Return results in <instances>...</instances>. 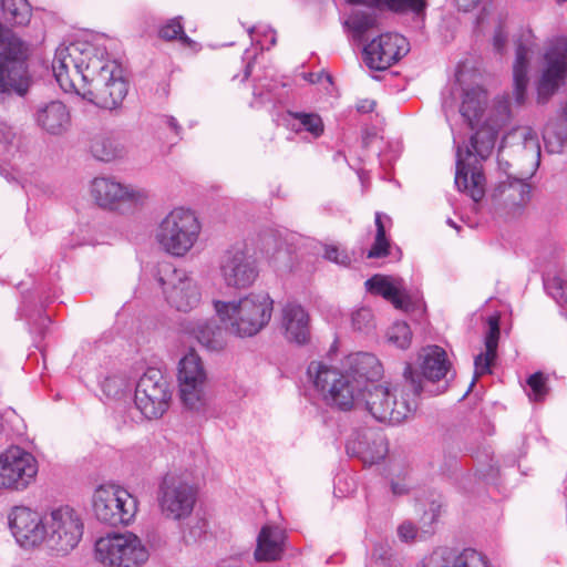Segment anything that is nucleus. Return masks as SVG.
Returning <instances> with one entry per match:
<instances>
[{
    "label": "nucleus",
    "mask_w": 567,
    "mask_h": 567,
    "mask_svg": "<svg viewBox=\"0 0 567 567\" xmlns=\"http://www.w3.org/2000/svg\"><path fill=\"white\" fill-rule=\"evenodd\" d=\"M52 71L64 92H74L102 109L118 107L128 92L121 64L109 58L104 47L86 41L58 47Z\"/></svg>",
    "instance_id": "1"
},
{
    "label": "nucleus",
    "mask_w": 567,
    "mask_h": 567,
    "mask_svg": "<svg viewBox=\"0 0 567 567\" xmlns=\"http://www.w3.org/2000/svg\"><path fill=\"white\" fill-rule=\"evenodd\" d=\"M308 374L327 404L349 411L359 404V393L375 384L374 381L382 375V365L374 354L359 352L352 357L350 372L342 373L322 362L312 361Z\"/></svg>",
    "instance_id": "2"
},
{
    "label": "nucleus",
    "mask_w": 567,
    "mask_h": 567,
    "mask_svg": "<svg viewBox=\"0 0 567 567\" xmlns=\"http://www.w3.org/2000/svg\"><path fill=\"white\" fill-rule=\"evenodd\" d=\"M404 382L400 389L392 392L388 386L371 384L359 393V403L364 402L365 409L379 422L400 424L412 415L417 408V398L423 385L411 370V364L404 369Z\"/></svg>",
    "instance_id": "3"
},
{
    "label": "nucleus",
    "mask_w": 567,
    "mask_h": 567,
    "mask_svg": "<svg viewBox=\"0 0 567 567\" xmlns=\"http://www.w3.org/2000/svg\"><path fill=\"white\" fill-rule=\"evenodd\" d=\"M497 138L494 127H482L472 135L463 150L456 147V171L454 184L460 192L467 194L475 203L485 195V177L480 161L486 159Z\"/></svg>",
    "instance_id": "4"
},
{
    "label": "nucleus",
    "mask_w": 567,
    "mask_h": 567,
    "mask_svg": "<svg viewBox=\"0 0 567 567\" xmlns=\"http://www.w3.org/2000/svg\"><path fill=\"white\" fill-rule=\"evenodd\" d=\"M220 321L237 337H254L270 321L274 300L267 292H251L238 301H214Z\"/></svg>",
    "instance_id": "5"
},
{
    "label": "nucleus",
    "mask_w": 567,
    "mask_h": 567,
    "mask_svg": "<svg viewBox=\"0 0 567 567\" xmlns=\"http://www.w3.org/2000/svg\"><path fill=\"white\" fill-rule=\"evenodd\" d=\"M29 44L0 22V94L24 97L33 83L27 60Z\"/></svg>",
    "instance_id": "6"
},
{
    "label": "nucleus",
    "mask_w": 567,
    "mask_h": 567,
    "mask_svg": "<svg viewBox=\"0 0 567 567\" xmlns=\"http://www.w3.org/2000/svg\"><path fill=\"white\" fill-rule=\"evenodd\" d=\"M519 135L523 138L525 156L530 159V168L525 173L513 175L507 173L509 163H503L498 158V164L507 174V178L496 186L493 194L495 199L509 209L520 208L530 200L532 186L527 181L534 175L540 157V145L536 132L530 127H524Z\"/></svg>",
    "instance_id": "7"
},
{
    "label": "nucleus",
    "mask_w": 567,
    "mask_h": 567,
    "mask_svg": "<svg viewBox=\"0 0 567 567\" xmlns=\"http://www.w3.org/2000/svg\"><path fill=\"white\" fill-rule=\"evenodd\" d=\"M199 233L196 215L189 209L175 208L162 219L155 237L165 252L183 257L194 247Z\"/></svg>",
    "instance_id": "8"
},
{
    "label": "nucleus",
    "mask_w": 567,
    "mask_h": 567,
    "mask_svg": "<svg viewBox=\"0 0 567 567\" xmlns=\"http://www.w3.org/2000/svg\"><path fill=\"white\" fill-rule=\"evenodd\" d=\"M95 559L107 567H141L148 559V550L133 533H114L96 540Z\"/></svg>",
    "instance_id": "9"
},
{
    "label": "nucleus",
    "mask_w": 567,
    "mask_h": 567,
    "mask_svg": "<svg viewBox=\"0 0 567 567\" xmlns=\"http://www.w3.org/2000/svg\"><path fill=\"white\" fill-rule=\"evenodd\" d=\"M197 503V488L182 475L167 473L157 489V504L164 518L173 522L188 519Z\"/></svg>",
    "instance_id": "10"
},
{
    "label": "nucleus",
    "mask_w": 567,
    "mask_h": 567,
    "mask_svg": "<svg viewBox=\"0 0 567 567\" xmlns=\"http://www.w3.org/2000/svg\"><path fill=\"white\" fill-rule=\"evenodd\" d=\"M95 517L111 526L128 525L137 513V499L115 485H101L93 494Z\"/></svg>",
    "instance_id": "11"
},
{
    "label": "nucleus",
    "mask_w": 567,
    "mask_h": 567,
    "mask_svg": "<svg viewBox=\"0 0 567 567\" xmlns=\"http://www.w3.org/2000/svg\"><path fill=\"white\" fill-rule=\"evenodd\" d=\"M83 529V520L76 511L61 506L45 515L44 542L50 549L65 555L78 546Z\"/></svg>",
    "instance_id": "12"
},
{
    "label": "nucleus",
    "mask_w": 567,
    "mask_h": 567,
    "mask_svg": "<svg viewBox=\"0 0 567 567\" xmlns=\"http://www.w3.org/2000/svg\"><path fill=\"white\" fill-rule=\"evenodd\" d=\"M171 399L167 377L158 368H148L136 383V408L146 419H158L168 410Z\"/></svg>",
    "instance_id": "13"
},
{
    "label": "nucleus",
    "mask_w": 567,
    "mask_h": 567,
    "mask_svg": "<svg viewBox=\"0 0 567 567\" xmlns=\"http://www.w3.org/2000/svg\"><path fill=\"white\" fill-rule=\"evenodd\" d=\"M177 381L183 405L192 411H200L206 404L207 373L195 351L190 350L179 360Z\"/></svg>",
    "instance_id": "14"
},
{
    "label": "nucleus",
    "mask_w": 567,
    "mask_h": 567,
    "mask_svg": "<svg viewBox=\"0 0 567 567\" xmlns=\"http://www.w3.org/2000/svg\"><path fill=\"white\" fill-rule=\"evenodd\" d=\"M91 195L101 208L120 213L142 205L147 198L144 189L124 185L113 177H95L91 184Z\"/></svg>",
    "instance_id": "15"
},
{
    "label": "nucleus",
    "mask_w": 567,
    "mask_h": 567,
    "mask_svg": "<svg viewBox=\"0 0 567 567\" xmlns=\"http://www.w3.org/2000/svg\"><path fill=\"white\" fill-rule=\"evenodd\" d=\"M567 75V37L553 39L544 53V69L537 83V103L545 104Z\"/></svg>",
    "instance_id": "16"
},
{
    "label": "nucleus",
    "mask_w": 567,
    "mask_h": 567,
    "mask_svg": "<svg viewBox=\"0 0 567 567\" xmlns=\"http://www.w3.org/2000/svg\"><path fill=\"white\" fill-rule=\"evenodd\" d=\"M37 473V460L21 447L11 446L0 454V488L23 491L34 481Z\"/></svg>",
    "instance_id": "17"
},
{
    "label": "nucleus",
    "mask_w": 567,
    "mask_h": 567,
    "mask_svg": "<svg viewBox=\"0 0 567 567\" xmlns=\"http://www.w3.org/2000/svg\"><path fill=\"white\" fill-rule=\"evenodd\" d=\"M219 272L227 287L245 289L250 287L259 275L256 258L245 245L226 249L219 259Z\"/></svg>",
    "instance_id": "18"
},
{
    "label": "nucleus",
    "mask_w": 567,
    "mask_h": 567,
    "mask_svg": "<svg viewBox=\"0 0 567 567\" xmlns=\"http://www.w3.org/2000/svg\"><path fill=\"white\" fill-rule=\"evenodd\" d=\"M410 51L408 40L399 33H383L363 48V60L371 70H386Z\"/></svg>",
    "instance_id": "19"
},
{
    "label": "nucleus",
    "mask_w": 567,
    "mask_h": 567,
    "mask_svg": "<svg viewBox=\"0 0 567 567\" xmlns=\"http://www.w3.org/2000/svg\"><path fill=\"white\" fill-rule=\"evenodd\" d=\"M159 284L167 303L177 311L188 312L202 300L196 281L183 269H173L166 278H159Z\"/></svg>",
    "instance_id": "20"
},
{
    "label": "nucleus",
    "mask_w": 567,
    "mask_h": 567,
    "mask_svg": "<svg viewBox=\"0 0 567 567\" xmlns=\"http://www.w3.org/2000/svg\"><path fill=\"white\" fill-rule=\"evenodd\" d=\"M9 526L22 546H35L44 542L45 538V516L30 507L20 505L14 506L9 516Z\"/></svg>",
    "instance_id": "21"
},
{
    "label": "nucleus",
    "mask_w": 567,
    "mask_h": 567,
    "mask_svg": "<svg viewBox=\"0 0 567 567\" xmlns=\"http://www.w3.org/2000/svg\"><path fill=\"white\" fill-rule=\"evenodd\" d=\"M420 359V371L412 367L411 370L415 373V379L421 380L423 385L422 392H427L430 394L444 392L447 388L446 382L443 386L432 389L435 382H439L446 377L451 368V363L447 360L444 349L439 346L427 347L423 350Z\"/></svg>",
    "instance_id": "22"
},
{
    "label": "nucleus",
    "mask_w": 567,
    "mask_h": 567,
    "mask_svg": "<svg viewBox=\"0 0 567 567\" xmlns=\"http://www.w3.org/2000/svg\"><path fill=\"white\" fill-rule=\"evenodd\" d=\"M515 61L513 64L515 103L520 106L527 97L529 61L536 48L535 37L530 29L522 30L515 40Z\"/></svg>",
    "instance_id": "23"
},
{
    "label": "nucleus",
    "mask_w": 567,
    "mask_h": 567,
    "mask_svg": "<svg viewBox=\"0 0 567 567\" xmlns=\"http://www.w3.org/2000/svg\"><path fill=\"white\" fill-rule=\"evenodd\" d=\"M35 124L50 135H62L71 125V115L68 106L58 100L42 102L33 112Z\"/></svg>",
    "instance_id": "24"
},
{
    "label": "nucleus",
    "mask_w": 567,
    "mask_h": 567,
    "mask_svg": "<svg viewBox=\"0 0 567 567\" xmlns=\"http://www.w3.org/2000/svg\"><path fill=\"white\" fill-rule=\"evenodd\" d=\"M310 318L305 308L297 302H287L281 309V327L289 342L299 346L310 340Z\"/></svg>",
    "instance_id": "25"
},
{
    "label": "nucleus",
    "mask_w": 567,
    "mask_h": 567,
    "mask_svg": "<svg viewBox=\"0 0 567 567\" xmlns=\"http://www.w3.org/2000/svg\"><path fill=\"white\" fill-rule=\"evenodd\" d=\"M285 533L279 527L266 525L257 537L254 557L257 561H277L285 551Z\"/></svg>",
    "instance_id": "26"
},
{
    "label": "nucleus",
    "mask_w": 567,
    "mask_h": 567,
    "mask_svg": "<svg viewBox=\"0 0 567 567\" xmlns=\"http://www.w3.org/2000/svg\"><path fill=\"white\" fill-rule=\"evenodd\" d=\"M183 329L209 351H220L226 346V330L215 320L189 321L183 326Z\"/></svg>",
    "instance_id": "27"
},
{
    "label": "nucleus",
    "mask_w": 567,
    "mask_h": 567,
    "mask_svg": "<svg viewBox=\"0 0 567 567\" xmlns=\"http://www.w3.org/2000/svg\"><path fill=\"white\" fill-rule=\"evenodd\" d=\"M364 285L370 293L383 297L396 309L408 310L411 306L410 298L388 276L374 275Z\"/></svg>",
    "instance_id": "28"
},
{
    "label": "nucleus",
    "mask_w": 567,
    "mask_h": 567,
    "mask_svg": "<svg viewBox=\"0 0 567 567\" xmlns=\"http://www.w3.org/2000/svg\"><path fill=\"white\" fill-rule=\"evenodd\" d=\"M487 103V93L480 86L464 92L460 112L471 128L480 123Z\"/></svg>",
    "instance_id": "29"
},
{
    "label": "nucleus",
    "mask_w": 567,
    "mask_h": 567,
    "mask_svg": "<svg viewBox=\"0 0 567 567\" xmlns=\"http://www.w3.org/2000/svg\"><path fill=\"white\" fill-rule=\"evenodd\" d=\"M348 2L386 9L394 13H412L416 17L424 16L427 8V0H348Z\"/></svg>",
    "instance_id": "30"
},
{
    "label": "nucleus",
    "mask_w": 567,
    "mask_h": 567,
    "mask_svg": "<svg viewBox=\"0 0 567 567\" xmlns=\"http://www.w3.org/2000/svg\"><path fill=\"white\" fill-rule=\"evenodd\" d=\"M1 11L3 19L12 25H25L32 16L28 0H1Z\"/></svg>",
    "instance_id": "31"
},
{
    "label": "nucleus",
    "mask_w": 567,
    "mask_h": 567,
    "mask_svg": "<svg viewBox=\"0 0 567 567\" xmlns=\"http://www.w3.org/2000/svg\"><path fill=\"white\" fill-rule=\"evenodd\" d=\"M91 152L96 159L111 162L124 155V147L112 137H97L91 145Z\"/></svg>",
    "instance_id": "32"
},
{
    "label": "nucleus",
    "mask_w": 567,
    "mask_h": 567,
    "mask_svg": "<svg viewBox=\"0 0 567 567\" xmlns=\"http://www.w3.org/2000/svg\"><path fill=\"white\" fill-rule=\"evenodd\" d=\"M384 219L389 223L391 221L389 216L382 213H375L377 234L374 243L368 252L369 258H381L388 256L389 254L390 244L386 238V227Z\"/></svg>",
    "instance_id": "33"
},
{
    "label": "nucleus",
    "mask_w": 567,
    "mask_h": 567,
    "mask_svg": "<svg viewBox=\"0 0 567 567\" xmlns=\"http://www.w3.org/2000/svg\"><path fill=\"white\" fill-rule=\"evenodd\" d=\"M289 115L298 121L297 124H292V127L299 131H306L311 134L313 138H318L323 134L324 125L322 118L315 113L305 112H289Z\"/></svg>",
    "instance_id": "34"
},
{
    "label": "nucleus",
    "mask_w": 567,
    "mask_h": 567,
    "mask_svg": "<svg viewBox=\"0 0 567 567\" xmlns=\"http://www.w3.org/2000/svg\"><path fill=\"white\" fill-rule=\"evenodd\" d=\"M545 147L551 154H559L567 142V126L548 124L543 133Z\"/></svg>",
    "instance_id": "35"
},
{
    "label": "nucleus",
    "mask_w": 567,
    "mask_h": 567,
    "mask_svg": "<svg viewBox=\"0 0 567 567\" xmlns=\"http://www.w3.org/2000/svg\"><path fill=\"white\" fill-rule=\"evenodd\" d=\"M377 18L374 14L365 11H354L346 21V25L353 32L354 37L359 40L370 29L374 28Z\"/></svg>",
    "instance_id": "36"
},
{
    "label": "nucleus",
    "mask_w": 567,
    "mask_h": 567,
    "mask_svg": "<svg viewBox=\"0 0 567 567\" xmlns=\"http://www.w3.org/2000/svg\"><path fill=\"white\" fill-rule=\"evenodd\" d=\"M161 39L166 41L178 40L182 44L190 47L193 40L185 33L181 18L168 20L158 31Z\"/></svg>",
    "instance_id": "37"
},
{
    "label": "nucleus",
    "mask_w": 567,
    "mask_h": 567,
    "mask_svg": "<svg viewBox=\"0 0 567 567\" xmlns=\"http://www.w3.org/2000/svg\"><path fill=\"white\" fill-rule=\"evenodd\" d=\"M388 341L399 349L405 350L410 347L412 331L406 322H394L388 330Z\"/></svg>",
    "instance_id": "38"
},
{
    "label": "nucleus",
    "mask_w": 567,
    "mask_h": 567,
    "mask_svg": "<svg viewBox=\"0 0 567 567\" xmlns=\"http://www.w3.org/2000/svg\"><path fill=\"white\" fill-rule=\"evenodd\" d=\"M373 444L377 445V451L374 453H372L370 456L365 455L367 446H365V443H363L361 441H358V443L352 442V441L348 442L347 443V452L349 454L353 453V454L360 456L364 462H369L371 464L378 463L379 461L384 458L386 450H385V447H383V443L381 440L378 443H377V441H373Z\"/></svg>",
    "instance_id": "39"
},
{
    "label": "nucleus",
    "mask_w": 567,
    "mask_h": 567,
    "mask_svg": "<svg viewBox=\"0 0 567 567\" xmlns=\"http://www.w3.org/2000/svg\"><path fill=\"white\" fill-rule=\"evenodd\" d=\"M544 287L549 296L559 305H567V279L554 276L544 280Z\"/></svg>",
    "instance_id": "40"
},
{
    "label": "nucleus",
    "mask_w": 567,
    "mask_h": 567,
    "mask_svg": "<svg viewBox=\"0 0 567 567\" xmlns=\"http://www.w3.org/2000/svg\"><path fill=\"white\" fill-rule=\"evenodd\" d=\"M529 391L527 395L533 401H543L548 393L547 378L542 372H535L527 379Z\"/></svg>",
    "instance_id": "41"
},
{
    "label": "nucleus",
    "mask_w": 567,
    "mask_h": 567,
    "mask_svg": "<svg viewBox=\"0 0 567 567\" xmlns=\"http://www.w3.org/2000/svg\"><path fill=\"white\" fill-rule=\"evenodd\" d=\"M352 327L361 332H370L374 328L373 313L369 308H360L352 313Z\"/></svg>",
    "instance_id": "42"
},
{
    "label": "nucleus",
    "mask_w": 567,
    "mask_h": 567,
    "mask_svg": "<svg viewBox=\"0 0 567 567\" xmlns=\"http://www.w3.org/2000/svg\"><path fill=\"white\" fill-rule=\"evenodd\" d=\"M499 339V319L498 317L488 318V331L485 336V352L488 355H496Z\"/></svg>",
    "instance_id": "43"
},
{
    "label": "nucleus",
    "mask_w": 567,
    "mask_h": 567,
    "mask_svg": "<svg viewBox=\"0 0 567 567\" xmlns=\"http://www.w3.org/2000/svg\"><path fill=\"white\" fill-rule=\"evenodd\" d=\"M494 116L493 123L497 127L503 126L509 121L512 116L509 96H501L495 101Z\"/></svg>",
    "instance_id": "44"
},
{
    "label": "nucleus",
    "mask_w": 567,
    "mask_h": 567,
    "mask_svg": "<svg viewBox=\"0 0 567 567\" xmlns=\"http://www.w3.org/2000/svg\"><path fill=\"white\" fill-rule=\"evenodd\" d=\"M496 355H488L487 352L480 353L474 359V367H475V375L466 391L465 394H467L472 388L475 385V382L478 377L491 373V365L493 361L495 360Z\"/></svg>",
    "instance_id": "45"
},
{
    "label": "nucleus",
    "mask_w": 567,
    "mask_h": 567,
    "mask_svg": "<svg viewBox=\"0 0 567 567\" xmlns=\"http://www.w3.org/2000/svg\"><path fill=\"white\" fill-rule=\"evenodd\" d=\"M440 516V506L434 503L431 504L430 508L424 512L421 518V535L420 538H425L427 535L433 533V524L437 520Z\"/></svg>",
    "instance_id": "46"
},
{
    "label": "nucleus",
    "mask_w": 567,
    "mask_h": 567,
    "mask_svg": "<svg viewBox=\"0 0 567 567\" xmlns=\"http://www.w3.org/2000/svg\"><path fill=\"white\" fill-rule=\"evenodd\" d=\"M207 529V523L203 518H196L193 520L192 525H188V528L183 530V538L186 543H196L200 539Z\"/></svg>",
    "instance_id": "47"
},
{
    "label": "nucleus",
    "mask_w": 567,
    "mask_h": 567,
    "mask_svg": "<svg viewBox=\"0 0 567 567\" xmlns=\"http://www.w3.org/2000/svg\"><path fill=\"white\" fill-rule=\"evenodd\" d=\"M102 389L107 396H118L126 389V381L121 377H107L102 383Z\"/></svg>",
    "instance_id": "48"
},
{
    "label": "nucleus",
    "mask_w": 567,
    "mask_h": 567,
    "mask_svg": "<svg viewBox=\"0 0 567 567\" xmlns=\"http://www.w3.org/2000/svg\"><path fill=\"white\" fill-rule=\"evenodd\" d=\"M508 34L502 23L497 25L493 35V49L496 53L503 54L506 50Z\"/></svg>",
    "instance_id": "49"
},
{
    "label": "nucleus",
    "mask_w": 567,
    "mask_h": 567,
    "mask_svg": "<svg viewBox=\"0 0 567 567\" xmlns=\"http://www.w3.org/2000/svg\"><path fill=\"white\" fill-rule=\"evenodd\" d=\"M324 258L341 266H348L351 262L349 255L334 246L326 248Z\"/></svg>",
    "instance_id": "50"
},
{
    "label": "nucleus",
    "mask_w": 567,
    "mask_h": 567,
    "mask_svg": "<svg viewBox=\"0 0 567 567\" xmlns=\"http://www.w3.org/2000/svg\"><path fill=\"white\" fill-rule=\"evenodd\" d=\"M398 535L402 542H410L420 537L421 530L416 528L411 522H403L398 527Z\"/></svg>",
    "instance_id": "51"
},
{
    "label": "nucleus",
    "mask_w": 567,
    "mask_h": 567,
    "mask_svg": "<svg viewBox=\"0 0 567 567\" xmlns=\"http://www.w3.org/2000/svg\"><path fill=\"white\" fill-rule=\"evenodd\" d=\"M391 557V550L385 545H377L372 551V558L375 560L386 561Z\"/></svg>",
    "instance_id": "52"
},
{
    "label": "nucleus",
    "mask_w": 567,
    "mask_h": 567,
    "mask_svg": "<svg viewBox=\"0 0 567 567\" xmlns=\"http://www.w3.org/2000/svg\"><path fill=\"white\" fill-rule=\"evenodd\" d=\"M374 107L375 101L369 99L360 101L357 105V110L360 113H370L374 110Z\"/></svg>",
    "instance_id": "53"
},
{
    "label": "nucleus",
    "mask_w": 567,
    "mask_h": 567,
    "mask_svg": "<svg viewBox=\"0 0 567 567\" xmlns=\"http://www.w3.org/2000/svg\"><path fill=\"white\" fill-rule=\"evenodd\" d=\"M455 2L460 10L467 12L474 9L481 0H455Z\"/></svg>",
    "instance_id": "54"
},
{
    "label": "nucleus",
    "mask_w": 567,
    "mask_h": 567,
    "mask_svg": "<svg viewBox=\"0 0 567 567\" xmlns=\"http://www.w3.org/2000/svg\"><path fill=\"white\" fill-rule=\"evenodd\" d=\"M166 125L177 135L179 136L182 133V126L179 125L178 121L171 115L164 116Z\"/></svg>",
    "instance_id": "55"
},
{
    "label": "nucleus",
    "mask_w": 567,
    "mask_h": 567,
    "mask_svg": "<svg viewBox=\"0 0 567 567\" xmlns=\"http://www.w3.org/2000/svg\"><path fill=\"white\" fill-rule=\"evenodd\" d=\"M51 323V319L48 316H40L37 326L39 327V333L44 334V329Z\"/></svg>",
    "instance_id": "56"
},
{
    "label": "nucleus",
    "mask_w": 567,
    "mask_h": 567,
    "mask_svg": "<svg viewBox=\"0 0 567 567\" xmlns=\"http://www.w3.org/2000/svg\"><path fill=\"white\" fill-rule=\"evenodd\" d=\"M561 117L567 121V100L561 104Z\"/></svg>",
    "instance_id": "57"
},
{
    "label": "nucleus",
    "mask_w": 567,
    "mask_h": 567,
    "mask_svg": "<svg viewBox=\"0 0 567 567\" xmlns=\"http://www.w3.org/2000/svg\"><path fill=\"white\" fill-rule=\"evenodd\" d=\"M392 492L394 494H401V493H403V489L399 486V484L393 483L392 484Z\"/></svg>",
    "instance_id": "58"
},
{
    "label": "nucleus",
    "mask_w": 567,
    "mask_h": 567,
    "mask_svg": "<svg viewBox=\"0 0 567 567\" xmlns=\"http://www.w3.org/2000/svg\"><path fill=\"white\" fill-rule=\"evenodd\" d=\"M249 75H250V64H248V65L246 66V70H245V79H247Z\"/></svg>",
    "instance_id": "59"
},
{
    "label": "nucleus",
    "mask_w": 567,
    "mask_h": 567,
    "mask_svg": "<svg viewBox=\"0 0 567 567\" xmlns=\"http://www.w3.org/2000/svg\"><path fill=\"white\" fill-rule=\"evenodd\" d=\"M447 224L456 229H458V226H456V224L452 220V219H447Z\"/></svg>",
    "instance_id": "60"
},
{
    "label": "nucleus",
    "mask_w": 567,
    "mask_h": 567,
    "mask_svg": "<svg viewBox=\"0 0 567 567\" xmlns=\"http://www.w3.org/2000/svg\"><path fill=\"white\" fill-rule=\"evenodd\" d=\"M271 43H272V44H275V43H276V39H275V38H272V39H271Z\"/></svg>",
    "instance_id": "61"
},
{
    "label": "nucleus",
    "mask_w": 567,
    "mask_h": 567,
    "mask_svg": "<svg viewBox=\"0 0 567 567\" xmlns=\"http://www.w3.org/2000/svg\"><path fill=\"white\" fill-rule=\"evenodd\" d=\"M558 2L563 3V2H566L567 0H557Z\"/></svg>",
    "instance_id": "62"
}]
</instances>
